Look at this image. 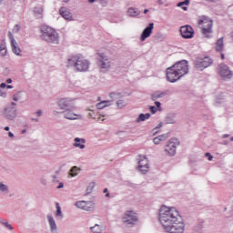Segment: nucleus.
<instances>
[{"mask_svg": "<svg viewBox=\"0 0 233 233\" xmlns=\"http://www.w3.org/2000/svg\"><path fill=\"white\" fill-rule=\"evenodd\" d=\"M159 222L166 232L183 233L185 232V222L176 208L162 206L159 209Z\"/></svg>", "mask_w": 233, "mask_h": 233, "instance_id": "nucleus-1", "label": "nucleus"}, {"mask_svg": "<svg viewBox=\"0 0 233 233\" xmlns=\"http://www.w3.org/2000/svg\"><path fill=\"white\" fill-rule=\"evenodd\" d=\"M188 74V61L181 60L167 68V79L169 83H176Z\"/></svg>", "mask_w": 233, "mask_h": 233, "instance_id": "nucleus-2", "label": "nucleus"}, {"mask_svg": "<svg viewBox=\"0 0 233 233\" xmlns=\"http://www.w3.org/2000/svg\"><path fill=\"white\" fill-rule=\"evenodd\" d=\"M66 66L74 68L75 72H86L90 66V62L79 56H73L67 59Z\"/></svg>", "mask_w": 233, "mask_h": 233, "instance_id": "nucleus-3", "label": "nucleus"}, {"mask_svg": "<svg viewBox=\"0 0 233 233\" xmlns=\"http://www.w3.org/2000/svg\"><path fill=\"white\" fill-rule=\"evenodd\" d=\"M41 38L49 45H59V34L52 27H43L41 29Z\"/></svg>", "mask_w": 233, "mask_h": 233, "instance_id": "nucleus-4", "label": "nucleus"}, {"mask_svg": "<svg viewBox=\"0 0 233 233\" xmlns=\"http://www.w3.org/2000/svg\"><path fill=\"white\" fill-rule=\"evenodd\" d=\"M17 104L12 102L10 105L5 106L3 110V116L9 121H14L17 117Z\"/></svg>", "mask_w": 233, "mask_h": 233, "instance_id": "nucleus-5", "label": "nucleus"}, {"mask_svg": "<svg viewBox=\"0 0 233 233\" xmlns=\"http://www.w3.org/2000/svg\"><path fill=\"white\" fill-rule=\"evenodd\" d=\"M198 25H206L202 27V34L203 35H205V37H210V34H212V25L213 22L212 20H210V18H208V16H202L199 20H198Z\"/></svg>", "mask_w": 233, "mask_h": 233, "instance_id": "nucleus-6", "label": "nucleus"}, {"mask_svg": "<svg viewBox=\"0 0 233 233\" xmlns=\"http://www.w3.org/2000/svg\"><path fill=\"white\" fill-rule=\"evenodd\" d=\"M123 223L126 225V227H132L133 225H136L138 221L137 214L132 210H127L124 213L123 217Z\"/></svg>", "mask_w": 233, "mask_h": 233, "instance_id": "nucleus-7", "label": "nucleus"}, {"mask_svg": "<svg viewBox=\"0 0 233 233\" xmlns=\"http://www.w3.org/2000/svg\"><path fill=\"white\" fill-rule=\"evenodd\" d=\"M212 65V60L210 57L206 56L204 58H200L195 62V66L197 70L203 71L205 68H208Z\"/></svg>", "mask_w": 233, "mask_h": 233, "instance_id": "nucleus-8", "label": "nucleus"}, {"mask_svg": "<svg viewBox=\"0 0 233 233\" xmlns=\"http://www.w3.org/2000/svg\"><path fill=\"white\" fill-rule=\"evenodd\" d=\"M218 74L222 79H232L233 76V72L230 70V67L225 64H220L219 65V70Z\"/></svg>", "mask_w": 233, "mask_h": 233, "instance_id": "nucleus-9", "label": "nucleus"}, {"mask_svg": "<svg viewBox=\"0 0 233 233\" xmlns=\"http://www.w3.org/2000/svg\"><path fill=\"white\" fill-rule=\"evenodd\" d=\"M94 202L93 201H77L75 204L76 208H80L81 210H85L86 212H92L94 210Z\"/></svg>", "mask_w": 233, "mask_h": 233, "instance_id": "nucleus-10", "label": "nucleus"}, {"mask_svg": "<svg viewBox=\"0 0 233 233\" xmlns=\"http://www.w3.org/2000/svg\"><path fill=\"white\" fill-rule=\"evenodd\" d=\"M179 32L183 39H192L194 37V28L189 25L181 26Z\"/></svg>", "mask_w": 233, "mask_h": 233, "instance_id": "nucleus-11", "label": "nucleus"}, {"mask_svg": "<svg viewBox=\"0 0 233 233\" xmlns=\"http://www.w3.org/2000/svg\"><path fill=\"white\" fill-rule=\"evenodd\" d=\"M57 106L63 111L75 108L74 102L70 98H61L57 102Z\"/></svg>", "mask_w": 233, "mask_h": 233, "instance_id": "nucleus-12", "label": "nucleus"}, {"mask_svg": "<svg viewBox=\"0 0 233 233\" xmlns=\"http://www.w3.org/2000/svg\"><path fill=\"white\" fill-rule=\"evenodd\" d=\"M74 109H66L65 111L58 112V111H54V114H64V117L66 119H69V121H74L76 119H81V115H77L74 113Z\"/></svg>", "mask_w": 233, "mask_h": 233, "instance_id": "nucleus-13", "label": "nucleus"}, {"mask_svg": "<svg viewBox=\"0 0 233 233\" xmlns=\"http://www.w3.org/2000/svg\"><path fill=\"white\" fill-rule=\"evenodd\" d=\"M98 66L100 68L108 70V68H110V60H108V56H106L105 53H98Z\"/></svg>", "mask_w": 233, "mask_h": 233, "instance_id": "nucleus-14", "label": "nucleus"}, {"mask_svg": "<svg viewBox=\"0 0 233 233\" xmlns=\"http://www.w3.org/2000/svg\"><path fill=\"white\" fill-rule=\"evenodd\" d=\"M148 159L147 158V156H138V170L142 172V174H145L146 172H148Z\"/></svg>", "mask_w": 233, "mask_h": 233, "instance_id": "nucleus-15", "label": "nucleus"}, {"mask_svg": "<svg viewBox=\"0 0 233 233\" xmlns=\"http://www.w3.org/2000/svg\"><path fill=\"white\" fill-rule=\"evenodd\" d=\"M154 30V23H149L148 25L143 30L140 35V41H146L150 35H152V31Z\"/></svg>", "mask_w": 233, "mask_h": 233, "instance_id": "nucleus-16", "label": "nucleus"}, {"mask_svg": "<svg viewBox=\"0 0 233 233\" xmlns=\"http://www.w3.org/2000/svg\"><path fill=\"white\" fill-rule=\"evenodd\" d=\"M170 94V91L168 89L164 91H154L151 94V101H157V99H163V97H166V96H168Z\"/></svg>", "mask_w": 233, "mask_h": 233, "instance_id": "nucleus-17", "label": "nucleus"}, {"mask_svg": "<svg viewBox=\"0 0 233 233\" xmlns=\"http://www.w3.org/2000/svg\"><path fill=\"white\" fill-rule=\"evenodd\" d=\"M59 13H60V15H62V17L66 19V21L74 20V17L72 16V13L70 12V10L66 9V7H61L59 9Z\"/></svg>", "mask_w": 233, "mask_h": 233, "instance_id": "nucleus-18", "label": "nucleus"}, {"mask_svg": "<svg viewBox=\"0 0 233 233\" xmlns=\"http://www.w3.org/2000/svg\"><path fill=\"white\" fill-rule=\"evenodd\" d=\"M47 221L49 223L50 232L57 233V224L56 223V219H54V217L51 214L47 215Z\"/></svg>", "mask_w": 233, "mask_h": 233, "instance_id": "nucleus-19", "label": "nucleus"}, {"mask_svg": "<svg viewBox=\"0 0 233 233\" xmlns=\"http://www.w3.org/2000/svg\"><path fill=\"white\" fill-rule=\"evenodd\" d=\"M85 143H86V140L85 138L76 137L75 143L73 144V146L76 148H80L81 150H83V149L86 148V146H85Z\"/></svg>", "mask_w": 233, "mask_h": 233, "instance_id": "nucleus-20", "label": "nucleus"}, {"mask_svg": "<svg viewBox=\"0 0 233 233\" xmlns=\"http://www.w3.org/2000/svg\"><path fill=\"white\" fill-rule=\"evenodd\" d=\"M128 17H137L141 15V11L137 7H129L127 11Z\"/></svg>", "mask_w": 233, "mask_h": 233, "instance_id": "nucleus-21", "label": "nucleus"}, {"mask_svg": "<svg viewBox=\"0 0 233 233\" xmlns=\"http://www.w3.org/2000/svg\"><path fill=\"white\" fill-rule=\"evenodd\" d=\"M166 125H176V113L168 114L164 119Z\"/></svg>", "mask_w": 233, "mask_h": 233, "instance_id": "nucleus-22", "label": "nucleus"}, {"mask_svg": "<svg viewBox=\"0 0 233 233\" xmlns=\"http://www.w3.org/2000/svg\"><path fill=\"white\" fill-rule=\"evenodd\" d=\"M205 228V220L203 219H199L196 226L194 227V230L195 232H198V233H203V230Z\"/></svg>", "mask_w": 233, "mask_h": 233, "instance_id": "nucleus-23", "label": "nucleus"}, {"mask_svg": "<svg viewBox=\"0 0 233 233\" xmlns=\"http://www.w3.org/2000/svg\"><path fill=\"white\" fill-rule=\"evenodd\" d=\"M33 12H34V15H35V17H36V19H43V12H44L43 6L35 7Z\"/></svg>", "mask_w": 233, "mask_h": 233, "instance_id": "nucleus-24", "label": "nucleus"}, {"mask_svg": "<svg viewBox=\"0 0 233 233\" xmlns=\"http://www.w3.org/2000/svg\"><path fill=\"white\" fill-rule=\"evenodd\" d=\"M151 116L152 115L150 113H147V114L141 113L138 116V117L136 119V123H141L143 121H147V119H150Z\"/></svg>", "mask_w": 233, "mask_h": 233, "instance_id": "nucleus-25", "label": "nucleus"}, {"mask_svg": "<svg viewBox=\"0 0 233 233\" xmlns=\"http://www.w3.org/2000/svg\"><path fill=\"white\" fill-rule=\"evenodd\" d=\"M165 152H167L168 156H176V147L167 144L165 147Z\"/></svg>", "mask_w": 233, "mask_h": 233, "instance_id": "nucleus-26", "label": "nucleus"}, {"mask_svg": "<svg viewBox=\"0 0 233 233\" xmlns=\"http://www.w3.org/2000/svg\"><path fill=\"white\" fill-rule=\"evenodd\" d=\"M110 105H112V101L110 100L102 101L96 104V108L98 110H103V108H106V106H110Z\"/></svg>", "mask_w": 233, "mask_h": 233, "instance_id": "nucleus-27", "label": "nucleus"}, {"mask_svg": "<svg viewBox=\"0 0 233 233\" xmlns=\"http://www.w3.org/2000/svg\"><path fill=\"white\" fill-rule=\"evenodd\" d=\"M188 5H190V0H184L182 2H178L177 6H178V8H182L184 12H187V10H188V7H187Z\"/></svg>", "mask_w": 233, "mask_h": 233, "instance_id": "nucleus-28", "label": "nucleus"}, {"mask_svg": "<svg viewBox=\"0 0 233 233\" xmlns=\"http://www.w3.org/2000/svg\"><path fill=\"white\" fill-rule=\"evenodd\" d=\"M12 52L15 54V56H21V48L19 47L17 41L11 43Z\"/></svg>", "mask_w": 233, "mask_h": 233, "instance_id": "nucleus-29", "label": "nucleus"}, {"mask_svg": "<svg viewBox=\"0 0 233 233\" xmlns=\"http://www.w3.org/2000/svg\"><path fill=\"white\" fill-rule=\"evenodd\" d=\"M56 218H58V219H63L64 216H63V211H61V206L59 205V202L56 203Z\"/></svg>", "mask_w": 233, "mask_h": 233, "instance_id": "nucleus-30", "label": "nucleus"}, {"mask_svg": "<svg viewBox=\"0 0 233 233\" xmlns=\"http://www.w3.org/2000/svg\"><path fill=\"white\" fill-rule=\"evenodd\" d=\"M224 44H223V37H220L217 43H216V51L217 52H223L224 48Z\"/></svg>", "mask_w": 233, "mask_h": 233, "instance_id": "nucleus-31", "label": "nucleus"}, {"mask_svg": "<svg viewBox=\"0 0 233 233\" xmlns=\"http://www.w3.org/2000/svg\"><path fill=\"white\" fill-rule=\"evenodd\" d=\"M79 172H81V168H78L77 166H75L69 170V176L71 177H76V176H77Z\"/></svg>", "mask_w": 233, "mask_h": 233, "instance_id": "nucleus-32", "label": "nucleus"}, {"mask_svg": "<svg viewBox=\"0 0 233 233\" xmlns=\"http://www.w3.org/2000/svg\"><path fill=\"white\" fill-rule=\"evenodd\" d=\"M7 54V50H6V43L5 41H3L0 45V56L2 57H5Z\"/></svg>", "mask_w": 233, "mask_h": 233, "instance_id": "nucleus-33", "label": "nucleus"}, {"mask_svg": "<svg viewBox=\"0 0 233 233\" xmlns=\"http://www.w3.org/2000/svg\"><path fill=\"white\" fill-rule=\"evenodd\" d=\"M109 97L110 99H112V101H116L117 99H121V97H123V95H121V93L119 92H112L109 94Z\"/></svg>", "mask_w": 233, "mask_h": 233, "instance_id": "nucleus-34", "label": "nucleus"}, {"mask_svg": "<svg viewBox=\"0 0 233 233\" xmlns=\"http://www.w3.org/2000/svg\"><path fill=\"white\" fill-rule=\"evenodd\" d=\"M90 230L93 233H102L103 232V227H101L98 224H96L94 227L90 228Z\"/></svg>", "mask_w": 233, "mask_h": 233, "instance_id": "nucleus-35", "label": "nucleus"}, {"mask_svg": "<svg viewBox=\"0 0 233 233\" xmlns=\"http://www.w3.org/2000/svg\"><path fill=\"white\" fill-rule=\"evenodd\" d=\"M0 192H2L3 194H8V192H10V188L7 185L0 182Z\"/></svg>", "mask_w": 233, "mask_h": 233, "instance_id": "nucleus-36", "label": "nucleus"}, {"mask_svg": "<svg viewBox=\"0 0 233 233\" xmlns=\"http://www.w3.org/2000/svg\"><path fill=\"white\" fill-rule=\"evenodd\" d=\"M168 145H171L172 147H179L180 142L177 138H171Z\"/></svg>", "mask_w": 233, "mask_h": 233, "instance_id": "nucleus-37", "label": "nucleus"}, {"mask_svg": "<svg viewBox=\"0 0 233 233\" xmlns=\"http://www.w3.org/2000/svg\"><path fill=\"white\" fill-rule=\"evenodd\" d=\"M126 105H127V102L125 100H117L116 101L117 108H125Z\"/></svg>", "mask_w": 233, "mask_h": 233, "instance_id": "nucleus-38", "label": "nucleus"}, {"mask_svg": "<svg viewBox=\"0 0 233 233\" xmlns=\"http://www.w3.org/2000/svg\"><path fill=\"white\" fill-rule=\"evenodd\" d=\"M2 225H4V227H5L6 228H8L9 230H14V227H12L10 225V223H8V221L4 220V223H2Z\"/></svg>", "mask_w": 233, "mask_h": 233, "instance_id": "nucleus-39", "label": "nucleus"}, {"mask_svg": "<svg viewBox=\"0 0 233 233\" xmlns=\"http://www.w3.org/2000/svg\"><path fill=\"white\" fill-rule=\"evenodd\" d=\"M168 136H169L168 133L160 135V136H158V139H159L160 141H165V139H167V138L168 137Z\"/></svg>", "mask_w": 233, "mask_h": 233, "instance_id": "nucleus-40", "label": "nucleus"}, {"mask_svg": "<svg viewBox=\"0 0 233 233\" xmlns=\"http://www.w3.org/2000/svg\"><path fill=\"white\" fill-rule=\"evenodd\" d=\"M8 37H9V39H10V41H11V44L12 43H15L16 41H15V38L14 37V35L12 34V32H8Z\"/></svg>", "mask_w": 233, "mask_h": 233, "instance_id": "nucleus-41", "label": "nucleus"}, {"mask_svg": "<svg viewBox=\"0 0 233 233\" xmlns=\"http://www.w3.org/2000/svg\"><path fill=\"white\" fill-rule=\"evenodd\" d=\"M19 30H21V26H19V25H15L13 28L14 34H17V32H19Z\"/></svg>", "mask_w": 233, "mask_h": 233, "instance_id": "nucleus-42", "label": "nucleus"}, {"mask_svg": "<svg viewBox=\"0 0 233 233\" xmlns=\"http://www.w3.org/2000/svg\"><path fill=\"white\" fill-rule=\"evenodd\" d=\"M149 110L151 113L156 114L157 112V107L156 106H149Z\"/></svg>", "mask_w": 233, "mask_h": 233, "instance_id": "nucleus-43", "label": "nucleus"}, {"mask_svg": "<svg viewBox=\"0 0 233 233\" xmlns=\"http://www.w3.org/2000/svg\"><path fill=\"white\" fill-rule=\"evenodd\" d=\"M2 74H3V76H9L10 69L8 67H5Z\"/></svg>", "mask_w": 233, "mask_h": 233, "instance_id": "nucleus-44", "label": "nucleus"}, {"mask_svg": "<svg viewBox=\"0 0 233 233\" xmlns=\"http://www.w3.org/2000/svg\"><path fill=\"white\" fill-rule=\"evenodd\" d=\"M153 143H154V145H159V143H161V140H159V137H156L153 139Z\"/></svg>", "mask_w": 233, "mask_h": 233, "instance_id": "nucleus-45", "label": "nucleus"}, {"mask_svg": "<svg viewBox=\"0 0 233 233\" xmlns=\"http://www.w3.org/2000/svg\"><path fill=\"white\" fill-rule=\"evenodd\" d=\"M206 157H208V161H212V159H214V157L209 152L206 153Z\"/></svg>", "mask_w": 233, "mask_h": 233, "instance_id": "nucleus-46", "label": "nucleus"}, {"mask_svg": "<svg viewBox=\"0 0 233 233\" xmlns=\"http://www.w3.org/2000/svg\"><path fill=\"white\" fill-rule=\"evenodd\" d=\"M225 102V98L224 97H222V98H217L216 99V103L218 104V105H221V103H224Z\"/></svg>", "mask_w": 233, "mask_h": 233, "instance_id": "nucleus-47", "label": "nucleus"}, {"mask_svg": "<svg viewBox=\"0 0 233 233\" xmlns=\"http://www.w3.org/2000/svg\"><path fill=\"white\" fill-rule=\"evenodd\" d=\"M40 183H41L42 185H44V186H46V184H47L46 178L41 177V178H40Z\"/></svg>", "mask_w": 233, "mask_h": 233, "instance_id": "nucleus-48", "label": "nucleus"}, {"mask_svg": "<svg viewBox=\"0 0 233 233\" xmlns=\"http://www.w3.org/2000/svg\"><path fill=\"white\" fill-rule=\"evenodd\" d=\"M104 194H106V198H110V193H108V188H104Z\"/></svg>", "mask_w": 233, "mask_h": 233, "instance_id": "nucleus-49", "label": "nucleus"}, {"mask_svg": "<svg viewBox=\"0 0 233 233\" xmlns=\"http://www.w3.org/2000/svg\"><path fill=\"white\" fill-rule=\"evenodd\" d=\"M13 100H14V101H19V94L14 95V96H13Z\"/></svg>", "mask_w": 233, "mask_h": 233, "instance_id": "nucleus-50", "label": "nucleus"}, {"mask_svg": "<svg viewBox=\"0 0 233 233\" xmlns=\"http://www.w3.org/2000/svg\"><path fill=\"white\" fill-rule=\"evenodd\" d=\"M155 105H156L157 108H161V102L155 100Z\"/></svg>", "mask_w": 233, "mask_h": 233, "instance_id": "nucleus-51", "label": "nucleus"}, {"mask_svg": "<svg viewBox=\"0 0 233 233\" xmlns=\"http://www.w3.org/2000/svg\"><path fill=\"white\" fill-rule=\"evenodd\" d=\"M163 127V122H160L156 127L155 130H159Z\"/></svg>", "mask_w": 233, "mask_h": 233, "instance_id": "nucleus-52", "label": "nucleus"}, {"mask_svg": "<svg viewBox=\"0 0 233 233\" xmlns=\"http://www.w3.org/2000/svg\"><path fill=\"white\" fill-rule=\"evenodd\" d=\"M36 116L37 117H41V116H43V111L42 110L36 111Z\"/></svg>", "mask_w": 233, "mask_h": 233, "instance_id": "nucleus-53", "label": "nucleus"}, {"mask_svg": "<svg viewBox=\"0 0 233 233\" xmlns=\"http://www.w3.org/2000/svg\"><path fill=\"white\" fill-rule=\"evenodd\" d=\"M0 96H1L2 97H6V93H5V91H3V90L0 89Z\"/></svg>", "mask_w": 233, "mask_h": 233, "instance_id": "nucleus-54", "label": "nucleus"}, {"mask_svg": "<svg viewBox=\"0 0 233 233\" xmlns=\"http://www.w3.org/2000/svg\"><path fill=\"white\" fill-rule=\"evenodd\" d=\"M92 192V187H87L86 188V196H88V194H90Z\"/></svg>", "mask_w": 233, "mask_h": 233, "instance_id": "nucleus-55", "label": "nucleus"}, {"mask_svg": "<svg viewBox=\"0 0 233 233\" xmlns=\"http://www.w3.org/2000/svg\"><path fill=\"white\" fill-rule=\"evenodd\" d=\"M100 5H102V6H105L106 5V0H100Z\"/></svg>", "mask_w": 233, "mask_h": 233, "instance_id": "nucleus-56", "label": "nucleus"}, {"mask_svg": "<svg viewBox=\"0 0 233 233\" xmlns=\"http://www.w3.org/2000/svg\"><path fill=\"white\" fill-rule=\"evenodd\" d=\"M0 88H6V84L5 83H1L0 84Z\"/></svg>", "mask_w": 233, "mask_h": 233, "instance_id": "nucleus-57", "label": "nucleus"}, {"mask_svg": "<svg viewBox=\"0 0 233 233\" xmlns=\"http://www.w3.org/2000/svg\"><path fill=\"white\" fill-rule=\"evenodd\" d=\"M64 187H65V184L60 182L59 185L57 186V188H63Z\"/></svg>", "mask_w": 233, "mask_h": 233, "instance_id": "nucleus-58", "label": "nucleus"}, {"mask_svg": "<svg viewBox=\"0 0 233 233\" xmlns=\"http://www.w3.org/2000/svg\"><path fill=\"white\" fill-rule=\"evenodd\" d=\"M12 82H13L12 78H7V79H6V83H7L8 85L12 84Z\"/></svg>", "mask_w": 233, "mask_h": 233, "instance_id": "nucleus-59", "label": "nucleus"}, {"mask_svg": "<svg viewBox=\"0 0 233 233\" xmlns=\"http://www.w3.org/2000/svg\"><path fill=\"white\" fill-rule=\"evenodd\" d=\"M152 132H153V136H156V134H157V129H156V127L155 128H153V130H152Z\"/></svg>", "mask_w": 233, "mask_h": 233, "instance_id": "nucleus-60", "label": "nucleus"}, {"mask_svg": "<svg viewBox=\"0 0 233 233\" xmlns=\"http://www.w3.org/2000/svg\"><path fill=\"white\" fill-rule=\"evenodd\" d=\"M31 121H35V123H39V118H31Z\"/></svg>", "mask_w": 233, "mask_h": 233, "instance_id": "nucleus-61", "label": "nucleus"}, {"mask_svg": "<svg viewBox=\"0 0 233 233\" xmlns=\"http://www.w3.org/2000/svg\"><path fill=\"white\" fill-rule=\"evenodd\" d=\"M5 88L12 89V88H14V86L6 85Z\"/></svg>", "mask_w": 233, "mask_h": 233, "instance_id": "nucleus-62", "label": "nucleus"}, {"mask_svg": "<svg viewBox=\"0 0 233 233\" xmlns=\"http://www.w3.org/2000/svg\"><path fill=\"white\" fill-rule=\"evenodd\" d=\"M224 139L225 138H227V137H230V135H228V134H225V135H223V137H222Z\"/></svg>", "mask_w": 233, "mask_h": 233, "instance_id": "nucleus-63", "label": "nucleus"}, {"mask_svg": "<svg viewBox=\"0 0 233 233\" xmlns=\"http://www.w3.org/2000/svg\"><path fill=\"white\" fill-rule=\"evenodd\" d=\"M8 136H9V137H14V133L8 132Z\"/></svg>", "mask_w": 233, "mask_h": 233, "instance_id": "nucleus-64", "label": "nucleus"}]
</instances>
